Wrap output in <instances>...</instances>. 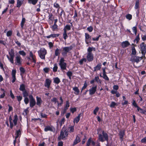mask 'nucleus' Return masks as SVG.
<instances>
[{"label": "nucleus", "instance_id": "obj_1", "mask_svg": "<svg viewBox=\"0 0 146 146\" xmlns=\"http://www.w3.org/2000/svg\"><path fill=\"white\" fill-rule=\"evenodd\" d=\"M68 130L66 129L65 128L63 127L60 133L59 136L58 137V139L60 140L61 139H63L67 137L68 135Z\"/></svg>", "mask_w": 146, "mask_h": 146}, {"label": "nucleus", "instance_id": "obj_2", "mask_svg": "<svg viewBox=\"0 0 146 146\" xmlns=\"http://www.w3.org/2000/svg\"><path fill=\"white\" fill-rule=\"evenodd\" d=\"M39 57L42 59H45V56L47 53L46 50L44 48H41L38 51Z\"/></svg>", "mask_w": 146, "mask_h": 146}, {"label": "nucleus", "instance_id": "obj_3", "mask_svg": "<svg viewBox=\"0 0 146 146\" xmlns=\"http://www.w3.org/2000/svg\"><path fill=\"white\" fill-rule=\"evenodd\" d=\"M102 135L101 134L99 135V139L101 141L103 142L105 141H108V136L107 133L103 131L102 132Z\"/></svg>", "mask_w": 146, "mask_h": 146}, {"label": "nucleus", "instance_id": "obj_4", "mask_svg": "<svg viewBox=\"0 0 146 146\" xmlns=\"http://www.w3.org/2000/svg\"><path fill=\"white\" fill-rule=\"evenodd\" d=\"M73 48V47L72 46H70L68 47H65L62 48V55L64 56H67V54L70 51L72 50Z\"/></svg>", "mask_w": 146, "mask_h": 146}, {"label": "nucleus", "instance_id": "obj_5", "mask_svg": "<svg viewBox=\"0 0 146 146\" xmlns=\"http://www.w3.org/2000/svg\"><path fill=\"white\" fill-rule=\"evenodd\" d=\"M65 60L63 58H60L59 61V65L62 70H65L66 69L67 64L64 62Z\"/></svg>", "mask_w": 146, "mask_h": 146}, {"label": "nucleus", "instance_id": "obj_6", "mask_svg": "<svg viewBox=\"0 0 146 146\" xmlns=\"http://www.w3.org/2000/svg\"><path fill=\"white\" fill-rule=\"evenodd\" d=\"M140 49L143 56L145 57L146 53V45L144 42H143L140 44Z\"/></svg>", "mask_w": 146, "mask_h": 146}, {"label": "nucleus", "instance_id": "obj_7", "mask_svg": "<svg viewBox=\"0 0 146 146\" xmlns=\"http://www.w3.org/2000/svg\"><path fill=\"white\" fill-rule=\"evenodd\" d=\"M15 64L16 65L21 66L22 65V59L20 56L18 55L16 56L15 59Z\"/></svg>", "mask_w": 146, "mask_h": 146}, {"label": "nucleus", "instance_id": "obj_8", "mask_svg": "<svg viewBox=\"0 0 146 146\" xmlns=\"http://www.w3.org/2000/svg\"><path fill=\"white\" fill-rule=\"evenodd\" d=\"M29 98L30 99V107L32 108L36 104L35 100L31 95H30L29 96Z\"/></svg>", "mask_w": 146, "mask_h": 146}, {"label": "nucleus", "instance_id": "obj_9", "mask_svg": "<svg viewBox=\"0 0 146 146\" xmlns=\"http://www.w3.org/2000/svg\"><path fill=\"white\" fill-rule=\"evenodd\" d=\"M60 99L61 101V102L60 103H59L58 102V101L57 99L55 98H53L51 99V101L53 102H54V104H56V103H57L58 104V107L60 106H61L63 103V101L62 99V98L61 97H60Z\"/></svg>", "mask_w": 146, "mask_h": 146}, {"label": "nucleus", "instance_id": "obj_10", "mask_svg": "<svg viewBox=\"0 0 146 146\" xmlns=\"http://www.w3.org/2000/svg\"><path fill=\"white\" fill-rule=\"evenodd\" d=\"M142 58L143 56L140 57L137 56H134L131 58V60L133 62L138 63L142 59Z\"/></svg>", "mask_w": 146, "mask_h": 146}, {"label": "nucleus", "instance_id": "obj_11", "mask_svg": "<svg viewBox=\"0 0 146 146\" xmlns=\"http://www.w3.org/2000/svg\"><path fill=\"white\" fill-rule=\"evenodd\" d=\"M51 82L52 81L49 78L46 79L44 84L45 86L48 88H49Z\"/></svg>", "mask_w": 146, "mask_h": 146}, {"label": "nucleus", "instance_id": "obj_12", "mask_svg": "<svg viewBox=\"0 0 146 146\" xmlns=\"http://www.w3.org/2000/svg\"><path fill=\"white\" fill-rule=\"evenodd\" d=\"M96 86L92 87L91 89H90L89 90V92L90 95H92L94 94L96 91Z\"/></svg>", "mask_w": 146, "mask_h": 146}, {"label": "nucleus", "instance_id": "obj_13", "mask_svg": "<svg viewBox=\"0 0 146 146\" xmlns=\"http://www.w3.org/2000/svg\"><path fill=\"white\" fill-rule=\"evenodd\" d=\"M86 58L87 60L89 61L90 62L92 61L93 60V55L92 53H88Z\"/></svg>", "mask_w": 146, "mask_h": 146}, {"label": "nucleus", "instance_id": "obj_14", "mask_svg": "<svg viewBox=\"0 0 146 146\" xmlns=\"http://www.w3.org/2000/svg\"><path fill=\"white\" fill-rule=\"evenodd\" d=\"M54 129V128L52 126L48 125L45 127L44 131L46 132L48 131H53Z\"/></svg>", "mask_w": 146, "mask_h": 146}, {"label": "nucleus", "instance_id": "obj_15", "mask_svg": "<svg viewBox=\"0 0 146 146\" xmlns=\"http://www.w3.org/2000/svg\"><path fill=\"white\" fill-rule=\"evenodd\" d=\"M29 56L32 58V62L34 63L35 64H36V56L35 55L33 54L32 51L30 52Z\"/></svg>", "mask_w": 146, "mask_h": 146}, {"label": "nucleus", "instance_id": "obj_16", "mask_svg": "<svg viewBox=\"0 0 146 146\" xmlns=\"http://www.w3.org/2000/svg\"><path fill=\"white\" fill-rule=\"evenodd\" d=\"M16 71L15 70H13L12 72V83L14 82L16 80L15 74L16 73Z\"/></svg>", "mask_w": 146, "mask_h": 146}, {"label": "nucleus", "instance_id": "obj_17", "mask_svg": "<svg viewBox=\"0 0 146 146\" xmlns=\"http://www.w3.org/2000/svg\"><path fill=\"white\" fill-rule=\"evenodd\" d=\"M80 141V135H78L76 137L75 139L74 140L73 145H74L79 143Z\"/></svg>", "mask_w": 146, "mask_h": 146}, {"label": "nucleus", "instance_id": "obj_18", "mask_svg": "<svg viewBox=\"0 0 146 146\" xmlns=\"http://www.w3.org/2000/svg\"><path fill=\"white\" fill-rule=\"evenodd\" d=\"M125 133L124 131L121 130L119 131V136L120 139L121 141L123 140V137L125 135Z\"/></svg>", "mask_w": 146, "mask_h": 146}, {"label": "nucleus", "instance_id": "obj_19", "mask_svg": "<svg viewBox=\"0 0 146 146\" xmlns=\"http://www.w3.org/2000/svg\"><path fill=\"white\" fill-rule=\"evenodd\" d=\"M130 45V43L127 41L123 42L121 44V46L123 48L126 47Z\"/></svg>", "mask_w": 146, "mask_h": 146}, {"label": "nucleus", "instance_id": "obj_20", "mask_svg": "<svg viewBox=\"0 0 146 146\" xmlns=\"http://www.w3.org/2000/svg\"><path fill=\"white\" fill-rule=\"evenodd\" d=\"M24 1V0H17V7H20L23 4Z\"/></svg>", "mask_w": 146, "mask_h": 146}, {"label": "nucleus", "instance_id": "obj_21", "mask_svg": "<svg viewBox=\"0 0 146 146\" xmlns=\"http://www.w3.org/2000/svg\"><path fill=\"white\" fill-rule=\"evenodd\" d=\"M85 41L86 44H88L89 43L88 39L91 37V36L88 33H86L85 34Z\"/></svg>", "mask_w": 146, "mask_h": 146}, {"label": "nucleus", "instance_id": "obj_22", "mask_svg": "<svg viewBox=\"0 0 146 146\" xmlns=\"http://www.w3.org/2000/svg\"><path fill=\"white\" fill-rule=\"evenodd\" d=\"M102 66V64L99 63L94 68V71H97L98 70H100Z\"/></svg>", "mask_w": 146, "mask_h": 146}, {"label": "nucleus", "instance_id": "obj_23", "mask_svg": "<svg viewBox=\"0 0 146 146\" xmlns=\"http://www.w3.org/2000/svg\"><path fill=\"white\" fill-rule=\"evenodd\" d=\"M36 104L39 106H40L42 102V100L40 98L38 97H36Z\"/></svg>", "mask_w": 146, "mask_h": 146}, {"label": "nucleus", "instance_id": "obj_24", "mask_svg": "<svg viewBox=\"0 0 146 146\" xmlns=\"http://www.w3.org/2000/svg\"><path fill=\"white\" fill-rule=\"evenodd\" d=\"M53 82L56 84H58L60 82V79L58 77L54 78H53Z\"/></svg>", "mask_w": 146, "mask_h": 146}, {"label": "nucleus", "instance_id": "obj_25", "mask_svg": "<svg viewBox=\"0 0 146 146\" xmlns=\"http://www.w3.org/2000/svg\"><path fill=\"white\" fill-rule=\"evenodd\" d=\"M81 115V114H79L78 116L76 117L75 119H74V123H77L80 121V117Z\"/></svg>", "mask_w": 146, "mask_h": 146}, {"label": "nucleus", "instance_id": "obj_26", "mask_svg": "<svg viewBox=\"0 0 146 146\" xmlns=\"http://www.w3.org/2000/svg\"><path fill=\"white\" fill-rule=\"evenodd\" d=\"M73 90L74 91V94L76 95L79 94L80 91L78 88L77 87H75L73 88Z\"/></svg>", "mask_w": 146, "mask_h": 146}, {"label": "nucleus", "instance_id": "obj_27", "mask_svg": "<svg viewBox=\"0 0 146 146\" xmlns=\"http://www.w3.org/2000/svg\"><path fill=\"white\" fill-rule=\"evenodd\" d=\"M59 35V34H51L50 35L46 36L47 38H49L51 37L55 38L58 37Z\"/></svg>", "mask_w": 146, "mask_h": 146}, {"label": "nucleus", "instance_id": "obj_28", "mask_svg": "<svg viewBox=\"0 0 146 146\" xmlns=\"http://www.w3.org/2000/svg\"><path fill=\"white\" fill-rule=\"evenodd\" d=\"M18 119V116L17 115H15L14 116V119L13 120V122L14 125L17 124V122Z\"/></svg>", "mask_w": 146, "mask_h": 146}, {"label": "nucleus", "instance_id": "obj_29", "mask_svg": "<svg viewBox=\"0 0 146 146\" xmlns=\"http://www.w3.org/2000/svg\"><path fill=\"white\" fill-rule=\"evenodd\" d=\"M19 90L22 92L26 90L25 89V85L24 84H22L20 86Z\"/></svg>", "mask_w": 146, "mask_h": 146}, {"label": "nucleus", "instance_id": "obj_30", "mask_svg": "<svg viewBox=\"0 0 146 146\" xmlns=\"http://www.w3.org/2000/svg\"><path fill=\"white\" fill-rule=\"evenodd\" d=\"M71 29V26L69 25H66L64 28L63 30L64 31L67 32V30L69 31Z\"/></svg>", "mask_w": 146, "mask_h": 146}, {"label": "nucleus", "instance_id": "obj_31", "mask_svg": "<svg viewBox=\"0 0 146 146\" xmlns=\"http://www.w3.org/2000/svg\"><path fill=\"white\" fill-rule=\"evenodd\" d=\"M7 57L9 60V61L12 64H13L14 62V57H9L8 55H7Z\"/></svg>", "mask_w": 146, "mask_h": 146}, {"label": "nucleus", "instance_id": "obj_32", "mask_svg": "<svg viewBox=\"0 0 146 146\" xmlns=\"http://www.w3.org/2000/svg\"><path fill=\"white\" fill-rule=\"evenodd\" d=\"M9 54L10 57H14L15 53L14 50L12 49H11L10 51L9 52Z\"/></svg>", "mask_w": 146, "mask_h": 146}, {"label": "nucleus", "instance_id": "obj_33", "mask_svg": "<svg viewBox=\"0 0 146 146\" xmlns=\"http://www.w3.org/2000/svg\"><path fill=\"white\" fill-rule=\"evenodd\" d=\"M28 3L30 4H32L35 5L37 2L38 0H28Z\"/></svg>", "mask_w": 146, "mask_h": 146}, {"label": "nucleus", "instance_id": "obj_34", "mask_svg": "<svg viewBox=\"0 0 146 146\" xmlns=\"http://www.w3.org/2000/svg\"><path fill=\"white\" fill-rule=\"evenodd\" d=\"M26 19L25 18L23 17L21 23V26L22 28L23 27L24 24L25 22Z\"/></svg>", "mask_w": 146, "mask_h": 146}, {"label": "nucleus", "instance_id": "obj_35", "mask_svg": "<svg viewBox=\"0 0 146 146\" xmlns=\"http://www.w3.org/2000/svg\"><path fill=\"white\" fill-rule=\"evenodd\" d=\"M61 50L58 48H56L55 52V55L56 56H58L60 53Z\"/></svg>", "mask_w": 146, "mask_h": 146}, {"label": "nucleus", "instance_id": "obj_36", "mask_svg": "<svg viewBox=\"0 0 146 146\" xmlns=\"http://www.w3.org/2000/svg\"><path fill=\"white\" fill-rule=\"evenodd\" d=\"M117 103L114 102H112L110 105V107L111 108H114L115 106H117Z\"/></svg>", "mask_w": 146, "mask_h": 146}, {"label": "nucleus", "instance_id": "obj_37", "mask_svg": "<svg viewBox=\"0 0 146 146\" xmlns=\"http://www.w3.org/2000/svg\"><path fill=\"white\" fill-rule=\"evenodd\" d=\"M21 134V131L19 130L17 131L16 133V136L15 137V139H16L20 136Z\"/></svg>", "mask_w": 146, "mask_h": 146}, {"label": "nucleus", "instance_id": "obj_38", "mask_svg": "<svg viewBox=\"0 0 146 146\" xmlns=\"http://www.w3.org/2000/svg\"><path fill=\"white\" fill-rule=\"evenodd\" d=\"M9 120L10 124V127L11 129H12L13 127V123L12 121V119L11 116L9 117Z\"/></svg>", "mask_w": 146, "mask_h": 146}, {"label": "nucleus", "instance_id": "obj_39", "mask_svg": "<svg viewBox=\"0 0 146 146\" xmlns=\"http://www.w3.org/2000/svg\"><path fill=\"white\" fill-rule=\"evenodd\" d=\"M23 97L24 98L27 97V96H28V93L26 90L23 92Z\"/></svg>", "mask_w": 146, "mask_h": 146}, {"label": "nucleus", "instance_id": "obj_40", "mask_svg": "<svg viewBox=\"0 0 146 146\" xmlns=\"http://www.w3.org/2000/svg\"><path fill=\"white\" fill-rule=\"evenodd\" d=\"M87 60L85 58H83L81 59L79 62V63L80 65H82L83 64L84 62H86Z\"/></svg>", "mask_w": 146, "mask_h": 146}, {"label": "nucleus", "instance_id": "obj_41", "mask_svg": "<svg viewBox=\"0 0 146 146\" xmlns=\"http://www.w3.org/2000/svg\"><path fill=\"white\" fill-rule=\"evenodd\" d=\"M63 37L64 39L65 40H66V39L68 37V36L67 34L66 31H64V33H63Z\"/></svg>", "mask_w": 146, "mask_h": 146}, {"label": "nucleus", "instance_id": "obj_42", "mask_svg": "<svg viewBox=\"0 0 146 146\" xmlns=\"http://www.w3.org/2000/svg\"><path fill=\"white\" fill-rule=\"evenodd\" d=\"M139 35V34L136 37L135 39L134 40V42H136V43H138V42L140 40Z\"/></svg>", "mask_w": 146, "mask_h": 146}, {"label": "nucleus", "instance_id": "obj_43", "mask_svg": "<svg viewBox=\"0 0 146 146\" xmlns=\"http://www.w3.org/2000/svg\"><path fill=\"white\" fill-rule=\"evenodd\" d=\"M68 128L70 133H72L74 132V126H71L69 127Z\"/></svg>", "mask_w": 146, "mask_h": 146}, {"label": "nucleus", "instance_id": "obj_44", "mask_svg": "<svg viewBox=\"0 0 146 146\" xmlns=\"http://www.w3.org/2000/svg\"><path fill=\"white\" fill-rule=\"evenodd\" d=\"M88 86V84L86 83V81L84 83V86H83V87L82 88L81 90V92H82L83 90L85 89Z\"/></svg>", "mask_w": 146, "mask_h": 146}, {"label": "nucleus", "instance_id": "obj_45", "mask_svg": "<svg viewBox=\"0 0 146 146\" xmlns=\"http://www.w3.org/2000/svg\"><path fill=\"white\" fill-rule=\"evenodd\" d=\"M19 53L20 55L24 56L26 55V53L23 50L19 51Z\"/></svg>", "mask_w": 146, "mask_h": 146}, {"label": "nucleus", "instance_id": "obj_46", "mask_svg": "<svg viewBox=\"0 0 146 146\" xmlns=\"http://www.w3.org/2000/svg\"><path fill=\"white\" fill-rule=\"evenodd\" d=\"M126 17L127 19L130 20L132 19V16L131 15L128 14L126 15Z\"/></svg>", "mask_w": 146, "mask_h": 146}, {"label": "nucleus", "instance_id": "obj_47", "mask_svg": "<svg viewBox=\"0 0 146 146\" xmlns=\"http://www.w3.org/2000/svg\"><path fill=\"white\" fill-rule=\"evenodd\" d=\"M136 53V51L134 47H132V54L134 55H135Z\"/></svg>", "mask_w": 146, "mask_h": 146}, {"label": "nucleus", "instance_id": "obj_48", "mask_svg": "<svg viewBox=\"0 0 146 146\" xmlns=\"http://www.w3.org/2000/svg\"><path fill=\"white\" fill-rule=\"evenodd\" d=\"M58 69V66L56 64H54V67L53 68V71L54 72H56L57 71Z\"/></svg>", "mask_w": 146, "mask_h": 146}, {"label": "nucleus", "instance_id": "obj_49", "mask_svg": "<svg viewBox=\"0 0 146 146\" xmlns=\"http://www.w3.org/2000/svg\"><path fill=\"white\" fill-rule=\"evenodd\" d=\"M54 7L55 8L59 9L60 8V5L57 3H55L54 4Z\"/></svg>", "mask_w": 146, "mask_h": 146}, {"label": "nucleus", "instance_id": "obj_50", "mask_svg": "<svg viewBox=\"0 0 146 146\" xmlns=\"http://www.w3.org/2000/svg\"><path fill=\"white\" fill-rule=\"evenodd\" d=\"M69 106L70 105L69 101L68 100H67L66 102V104L65 106V110L67 109Z\"/></svg>", "mask_w": 146, "mask_h": 146}, {"label": "nucleus", "instance_id": "obj_51", "mask_svg": "<svg viewBox=\"0 0 146 146\" xmlns=\"http://www.w3.org/2000/svg\"><path fill=\"white\" fill-rule=\"evenodd\" d=\"M94 49V50H95V48H94L93 47H89L88 49V53H92V51L93 49Z\"/></svg>", "mask_w": 146, "mask_h": 146}, {"label": "nucleus", "instance_id": "obj_52", "mask_svg": "<svg viewBox=\"0 0 146 146\" xmlns=\"http://www.w3.org/2000/svg\"><path fill=\"white\" fill-rule=\"evenodd\" d=\"M99 110V108L98 107H96L94 110L93 113L94 114L96 115L97 114V113L98 111Z\"/></svg>", "mask_w": 146, "mask_h": 146}, {"label": "nucleus", "instance_id": "obj_53", "mask_svg": "<svg viewBox=\"0 0 146 146\" xmlns=\"http://www.w3.org/2000/svg\"><path fill=\"white\" fill-rule=\"evenodd\" d=\"M58 26L56 24H54V25L52 27V30L53 31H54L56 29H57Z\"/></svg>", "mask_w": 146, "mask_h": 146}, {"label": "nucleus", "instance_id": "obj_54", "mask_svg": "<svg viewBox=\"0 0 146 146\" xmlns=\"http://www.w3.org/2000/svg\"><path fill=\"white\" fill-rule=\"evenodd\" d=\"M92 139L91 138H90L88 140L87 143V146H89L90 144V143H91L92 141Z\"/></svg>", "mask_w": 146, "mask_h": 146}, {"label": "nucleus", "instance_id": "obj_55", "mask_svg": "<svg viewBox=\"0 0 146 146\" xmlns=\"http://www.w3.org/2000/svg\"><path fill=\"white\" fill-rule=\"evenodd\" d=\"M67 75L68 76L70 79H71V77L72 75V73L71 71H68L67 73Z\"/></svg>", "mask_w": 146, "mask_h": 146}, {"label": "nucleus", "instance_id": "obj_56", "mask_svg": "<svg viewBox=\"0 0 146 146\" xmlns=\"http://www.w3.org/2000/svg\"><path fill=\"white\" fill-rule=\"evenodd\" d=\"M24 102L26 104H27L29 102V99L28 98H25Z\"/></svg>", "mask_w": 146, "mask_h": 146}, {"label": "nucleus", "instance_id": "obj_57", "mask_svg": "<svg viewBox=\"0 0 146 146\" xmlns=\"http://www.w3.org/2000/svg\"><path fill=\"white\" fill-rule=\"evenodd\" d=\"M40 116H41V117L42 118H47V115H46L45 113H40Z\"/></svg>", "mask_w": 146, "mask_h": 146}, {"label": "nucleus", "instance_id": "obj_58", "mask_svg": "<svg viewBox=\"0 0 146 146\" xmlns=\"http://www.w3.org/2000/svg\"><path fill=\"white\" fill-rule=\"evenodd\" d=\"M139 1H137L136 2L135 8V9H137L139 8Z\"/></svg>", "mask_w": 146, "mask_h": 146}, {"label": "nucleus", "instance_id": "obj_59", "mask_svg": "<svg viewBox=\"0 0 146 146\" xmlns=\"http://www.w3.org/2000/svg\"><path fill=\"white\" fill-rule=\"evenodd\" d=\"M16 97L17 100L19 102V103H20L21 101L23 98L22 96H17Z\"/></svg>", "mask_w": 146, "mask_h": 146}, {"label": "nucleus", "instance_id": "obj_60", "mask_svg": "<svg viewBox=\"0 0 146 146\" xmlns=\"http://www.w3.org/2000/svg\"><path fill=\"white\" fill-rule=\"evenodd\" d=\"M12 34V32L11 31H8L7 33V36H11Z\"/></svg>", "mask_w": 146, "mask_h": 146}, {"label": "nucleus", "instance_id": "obj_61", "mask_svg": "<svg viewBox=\"0 0 146 146\" xmlns=\"http://www.w3.org/2000/svg\"><path fill=\"white\" fill-rule=\"evenodd\" d=\"M87 30L90 32H91L93 30V28L92 26H90L87 28Z\"/></svg>", "mask_w": 146, "mask_h": 146}, {"label": "nucleus", "instance_id": "obj_62", "mask_svg": "<svg viewBox=\"0 0 146 146\" xmlns=\"http://www.w3.org/2000/svg\"><path fill=\"white\" fill-rule=\"evenodd\" d=\"M132 30L133 32H134L135 34L136 35L137 32V27H134L132 28Z\"/></svg>", "mask_w": 146, "mask_h": 146}, {"label": "nucleus", "instance_id": "obj_63", "mask_svg": "<svg viewBox=\"0 0 146 146\" xmlns=\"http://www.w3.org/2000/svg\"><path fill=\"white\" fill-rule=\"evenodd\" d=\"M103 78L107 80H109L108 77L107 76L106 74H103Z\"/></svg>", "mask_w": 146, "mask_h": 146}, {"label": "nucleus", "instance_id": "obj_64", "mask_svg": "<svg viewBox=\"0 0 146 146\" xmlns=\"http://www.w3.org/2000/svg\"><path fill=\"white\" fill-rule=\"evenodd\" d=\"M141 142L142 143H146V137L142 139L141 140Z\"/></svg>", "mask_w": 146, "mask_h": 146}]
</instances>
